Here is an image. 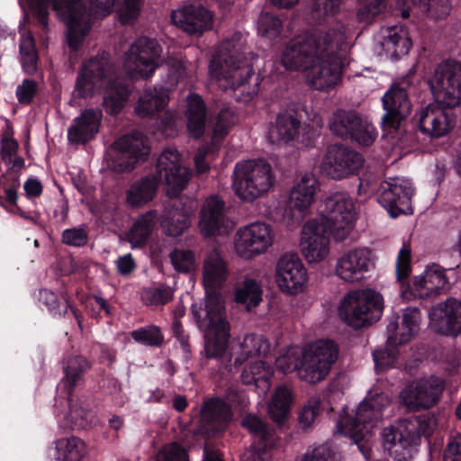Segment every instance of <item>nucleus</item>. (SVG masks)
I'll use <instances>...</instances> for the list:
<instances>
[{"mask_svg":"<svg viewBox=\"0 0 461 461\" xmlns=\"http://www.w3.org/2000/svg\"><path fill=\"white\" fill-rule=\"evenodd\" d=\"M348 49L347 31L338 25L336 30L308 32L292 39L279 60L286 70L303 72L312 88L329 91L341 79L340 56Z\"/></svg>","mask_w":461,"mask_h":461,"instance_id":"f257e3e1","label":"nucleus"},{"mask_svg":"<svg viewBox=\"0 0 461 461\" xmlns=\"http://www.w3.org/2000/svg\"><path fill=\"white\" fill-rule=\"evenodd\" d=\"M227 263L217 250L211 251L203 266V284L206 293L204 317L205 352L208 357H221L227 349L230 327L225 320L224 302L219 290L227 281Z\"/></svg>","mask_w":461,"mask_h":461,"instance_id":"f03ea898","label":"nucleus"},{"mask_svg":"<svg viewBox=\"0 0 461 461\" xmlns=\"http://www.w3.org/2000/svg\"><path fill=\"white\" fill-rule=\"evenodd\" d=\"M242 33L236 32L219 47L209 66V76L222 89L230 88L235 98L248 102L258 91V80L254 77L253 65L240 52Z\"/></svg>","mask_w":461,"mask_h":461,"instance_id":"7ed1b4c3","label":"nucleus"},{"mask_svg":"<svg viewBox=\"0 0 461 461\" xmlns=\"http://www.w3.org/2000/svg\"><path fill=\"white\" fill-rule=\"evenodd\" d=\"M114 67L109 56L102 53L82 65L75 88L74 98H89L104 91L103 105L110 113H119L131 91L129 84L114 80Z\"/></svg>","mask_w":461,"mask_h":461,"instance_id":"20e7f679","label":"nucleus"},{"mask_svg":"<svg viewBox=\"0 0 461 461\" xmlns=\"http://www.w3.org/2000/svg\"><path fill=\"white\" fill-rule=\"evenodd\" d=\"M391 402L389 396L378 388L368 391L359 403L354 419L341 418L337 425V432L352 438L366 460H369L371 448L367 444L375 422L381 419L382 411Z\"/></svg>","mask_w":461,"mask_h":461,"instance_id":"39448f33","label":"nucleus"},{"mask_svg":"<svg viewBox=\"0 0 461 461\" xmlns=\"http://www.w3.org/2000/svg\"><path fill=\"white\" fill-rule=\"evenodd\" d=\"M37 11L41 23H46L49 5L68 27V43L77 50L91 29L92 14L82 5V0H29Z\"/></svg>","mask_w":461,"mask_h":461,"instance_id":"423d86ee","label":"nucleus"},{"mask_svg":"<svg viewBox=\"0 0 461 461\" xmlns=\"http://www.w3.org/2000/svg\"><path fill=\"white\" fill-rule=\"evenodd\" d=\"M276 175L263 159H249L235 165L232 190L243 202L252 203L267 194L275 185Z\"/></svg>","mask_w":461,"mask_h":461,"instance_id":"0eeeda50","label":"nucleus"},{"mask_svg":"<svg viewBox=\"0 0 461 461\" xmlns=\"http://www.w3.org/2000/svg\"><path fill=\"white\" fill-rule=\"evenodd\" d=\"M384 309L382 295L372 289H357L346 294L338 306L341 321L360 329L378 321Z\"/></svg>","mask_w":461,"mask_h":461,"instance_id":"6e6552de","label":"nucleus"},{"mask_svg":"<svg viewBox=\"0 0 461 461\" xmlns=\"http://www.w3.org/2000/svg\"><path fill=\"white\" fill-rule=\"evenodd\" d=\"M167 66V79L159 86L145 89L140 96L135 108L140 117H151L163 111L169 101L168 92L188 76L187 66L183 60L171 59Z\"/></svg>","mask_w":461,"mask_h":461,"instance_id":"1a4fd4ad","label":"nucleus"},{"mask_svg":"<svg viewBox=\"0 0 461 461\" xmlns=\"http://www.w3.org/2000/svg\"><path fill=\"white\" fill-rule=\"evenodd\" d=\"M337 357L338 348L331 340L320 339L307 345L301 351L299 378L312 384L322 381Z\"/></svg>","mask_w":461,"mask_h":461,"instance_id":"9d476101","label":"nucleus"},{"mask_svg":"<svg viewBox=\"0 0 461 461\" xmlns=\"http://www.w3.org/2000/svg\"><path fill=\"white\" fill-rule=\"evenodd\" d=\"M434 101L442 106L461 105V62L447 60L439 63L429 78Z\"/></svg>","mask_w":461,"mask_h":461,"instance_id":"9b49d317","label":"nucleus"},{"mask_svg":"<svg viewBox=\"0 0 461 461\" xmlns=\"http://www.w3.org/2000/svg\"><path fill=\"white\" fill-rule=\"evenodd\" d=\"M161 46L157 41L141 37L125 53L123 69L131 79L149 78L161 63Z\"/></svg>","mask_w":461,"mask_h":461,"instance_id":"f8f14e48","label":"nucleus"},{"mask_svg":"<svg viewBox=\"0 0 461 461\" xmlns=\"http://www.w3.org/2000/svg\"><path fill=\"white\" fill-rule=\"evenodd\" d=\"M275 232L270 224L258 221L237 230L233 236L235 254L244 259L252 260L265 254L274 244Z\"/></svg>","mask_w":461,"mask_h":461,"instance_id":"ddd939ff","label":"nucleus"},{"mask_svg":"<svg viewBox=\"0 0 461 461\" xmlns=\"http://www.w3.org/2000/svg\"><path fill=\"white\" fill-rule=\"evenodd\" d=\"M355 216L351 197L345 193H335L325 199L321 215L313 220L325 222L334 238L341 240L352 230Z\"/></svg>","mask_w":461,"mask_h":461,"instance_id":"4468645a","label":"nucleus"},{"mask_svg":"<svg viewBox=\"0 0 461 461\" xmlns=\"http://www.w3.org/2000/svg\"><path fill=\"white\" fill-rule=\"evenodd\" d=\"M275 281L281 293L296 296L308 290L310 277L300 257L294 253H285L275 265Z\"/></svg>","mask_w":461,"mask_h":461,"instance_id":"2eb2a0df","label":"nucleus"},{"mask_svg":"<svg viewBox=\"0 0 461 461\" xmlns=\"http://www.w3.org/2000/svg\"><path fill=\"white\" fill-rule=\"evenodd\" d=\"M363 165L361 154L343 145L332 144L327 148L320 169L331 179L342 180L358 174Z\"/></svg>","mask_w":461,"mask_h":461,"instance_id":"dca6fc26","label":"nucleus"},{"mask_svg":"<svg viewBox=\"0 0 461 461\" xmlns=\"http://www.w3.org/2000/svg\"><path fill=\"white\" fill-rule=\"evenodd\" d=\"M383 444L395 461H410L420 435L415 424L407 420L397 421L382 433Z\"/></svg>","mask_w":461,"mask_h":461,"instance_id":"f3484780","label":"nucleus"},{"mask_svg":"<svg viewBox=\"0 0 461 461\" xmlns=\"http://www.w3.org/2000/svg\"><path fill=\"white\" fill-rule=\"evenodd\" d=\"M156 172L170 197L178 196L191 178V170L182 165L181 156L175 149H167L160 154Z\"/></svg>","mask_w":461,"mask_h":461,"instance_id":"a211bd4d","label":"nucleus"},{"mask_svg":"<svg viewBox=\"0 0 461 461\" xmlns=\"http://www.w3.org/2000/svg\"><path fill=\"white\" fill-rule=\"evenodd\" d=\"M320 190V183L312 172L298 176L290 190L285 215L293 221L299 222L311 212L315 194Z\"/></svg>","mask_w":461,"mask_h":461,"instance_id":"6ab92c4d","label":"nucleus"},{"mask_svg":"<svg viewBox=\"0 0 461 461\" xmlns=\"http://www.w3.org/2000/svg\"><path fill=\"white\" fill-rule=\"evenodd\" d=\"M149 147L140 133H132L117 140L110 149V166L114 171L131 170L147 159Z\"/></svg>","mask_w":461,"mask_h":461,"instance_id":"aec40b11","label":"nucleus"},{"mask_svg":"<svg viewBox=\"0 0 461 461\" xmlns=\"http://www.w3.org/2000/svg\"><path fill=\"white\" fill-rule=\"evenodd\" d=\"M375 267L371 249L366 247L348 249L336 260L334 275L343 283L357 284Z\"/></svg>","mask_w":461,"mask_h":461,"instance_id":"412c9836","label":"nucleus"},{"mask_svg":"<svg viewBox=\"0 0 461 461\" xmlns=\"http://www.w3.org/2000/svg\"><path fill=\"white\" fill-rule=\"evenodd\" d=\"M413 193L412 185L409 180L390 178L381 183L378 202L393 218L401 214H410L412 213L411 200Z\"/></svg>","mask_w":461,"mask_h":461,"instance_id":"4be33fe9","label":"nucleus"},{"mask_svg":"<svg viewBox=\"0 0 461 461\" xmlns=\"http://www.w3.org/2000/svg\"><path fill=\"white\" fill-rule=\"evenodd\" d=\"M330 234H332L325 222L321 221H308L303 227L300 240V249L308 263L323 261L330 254Z\"/></svg>","mask_w":461,"mask_h":461,"instance_id":"5701e85b","label":"nucleus"},{"mask_svg":"<svg viewBox=\"0 0 461 461\" xmlns=\"http://www.w3.org/2000/svg\"><path fill=\"white\" fill-rule=\"evenodd\" d=\"M443 388V381L436 376L420 379L402 390L400 400L411 411L428 409L437 402Z\"/></svg>","mask_w":461,"mask_h":461,"instance_id":"b1692460","label":"nucleus"},{"mask_svg":"<svg viewBox=\"0 0 461 461\" xmlns=\"http://www.w3.org/2000/svg\"><path fill=\"white\" fill-rule=\"evenodd\" d=\"M441 104H429L416 114L420 131L430 138H441L448 134L455 125L453 115Z\"/></svg>","mask_w":461,"mask_h":461,"instance_id":"393cba45","label":"nucleus"},{"mask_svg":"<svg viewBox=\"0 0 461 461\" xmlns=\"http://www.w3.org/2000/svg\"><path fill=\"white\" fill-rule=\"evenodd\" d=\"M173 23L185 33L200 37L212 27L213 14L201 5H187L171 14Z\"/></svg>","mask_w":461,"mask_h":461,"instance_id":"a878e982","label":"nucleus"},{"mask_svg":"<svg viewBox=\"0 0 461 461\" xmlns=\"http://www.w3.org/2000/svg\"><path fill=\"white\" fill-rule=\"evenodd\" d=\"M430 326L438 333L456 337L461 333V298L449 297L429 312Z\"/></svg>","mask_w":461,"mask_h":461,"instance_id":"bb28decb","label":"nucleus"},{"mask_svg":"<svg viewBox=\"0 0 461 461\" xmlns=\"http://www.w3.org/2000/svg\"><path fill=\"white\" fill-rule=\"evenodd\" d=\"M407 81L395 82L384 93L382 102L386 113L383 116L384 125L396 129L402 120L411 113V103L407 95Z\"/></svg>","mask_w":461,"mask_h":461,"instance_id":"cd10ccee","label":"nucleus"},{"mask_svg":"<svg viewBox=\"0 0 461 461\" xmlns=\"http://www.w3.org/2000/svg\"><path fill=\"white\" fill-rule=\"evenodd\" d=\"M198 226L205 237L221 235L231 228L225 215V203L216 195L206 198L201 207Z\"/></svg>","mask_w":461,"mask_h":461,"instance_id":"c85d7f7f","label":"nucleus"},{"mask_svg":"<svg viewBox=\"0 0 461 461\" xmlns=\"http://www.w3.org/2000/svg\"><path fill=\"white\" fill-rule=\"evenodd\" d=\"M449 288L450 282L446 269L438 264L428 266L420 275L414 277L411 285L412 293L420 298L437 296Z\"/></svg>","mask_w":461,"mask_h":461,"instance_id":"c756f323","label":"nucleus"},{"mask_svg":"<svg viewBox=\"0 0 461 461\" xmlns=\"http://www.w3.org/2000/svg\"><path fill=\"white\" fill-rule=\"evenodd\" d=\"M102 112L86 109L73 120L68 130V141L71 145L86 144L97 134L101 123Z\"/></svg>","mask_w":461,"mask_h":461,"instance_id":"7c9ffc66","label":"nucleus"},{"mask_svg":"<svg viewBox=\"0 0 461 461\" xmlns=\"http://www.w3.org/2000/svg\"><path fill=\"white\" fill-rule=\"evenodd\" d=\"M192 211H188L182 203H167L160 218V226L167 236L178 237L191 225Z\"/></svg>","mask_w":461,"mask_h":461,"instance_id":"2f4dec72","label":"nucleus"},{"mask_svg":"<svg viewBox=\"0 0 461 461\" xmlns=\"http://www.w3.org/2000/svg\"><path fill=\"white\" fill-rule=\"evenodd\" d=\"M230 407L220 399L204 402L201 411V426L204 432H217L224 429L231 420Z\"/></svg>","mask_w":461,"mask_h":461,"instance_id":"473e14b6","label":"nucleus"},{"mask_svg":"<svg viewBox=\"0 0 461 461\" xmlns=\"http://www.w3.org/2000/svg\"><path fill=\"white\" fill-rule=\"evenodd\" d=\"M420 321V313L415 308H408L403 312L400 324L391 321L387 326L388 345L396 346L411 339L418 332Z\"/></svg>","mask_w":461,"mask_h":461,"instance_id":"72a5a7b5","label":"nucleus"},{"mask_svg":"<svg viewBox=\"0 0 461 461\" xmlns=\"http://www.w3.org/2000/svg\"><path fill=\"white\" fill-rule=\"evenodd\" d=\"M242 425L255 437L258 438V446L244 453L242 461H259L267 455L266 448L272 446L271 434L266 424L257 416L249 415L242 420Z\"/></svg>","mask_w":461,"mask_h":461,"instance_id":"f704fd0d","label":"nucleus"},{"mask_svg":"<svg viewBox=\"0 0 461 461\" xmlns=\"http://www.w3.org/2000/svg\"><path fill=\"white\" fill-rule=\"evenodd\" d=\"M274 374L273 368L263 360H258L247 366L241 380L248 385H253L259 395H265L270 389V379Z\"/></svg>","mask_w":461,"mask_h":461,"instance_id":"c9c22d12","label":"nucleus"},{"mask_svg":"<svg viewBox=\"0 0 461 461\" xmlns=\"http://www.w3.org/2000/svg\"><path fill=\"white\" fill-rule=\"evenodd\" d=\"M185 116L187 130L194 138H200L205 130L206 112L201 96L197 94H189L186 97Z\"/></svg>","mask_w":461,"mask_h":461,"instance_id":"e433bc0d","label":"nucleus"},{"mask_svg":"<svg viewBox=\"0 0 461 461\" xmlns=\"http://www.w3.org/2000/svg\"><path fill=\"white\" fill-rule=\"evenodd\" d=\"M411 45L412 42L409 32L402 27L390 29L382 42L385 55L391 59H397L407 55Z\"/></svg>","mask_w":461,"mask_h":461,"instance_id":"4c0bfd02","label":"nucleus"},{"mask_svg":"<svg viewBox=\"0 0 461 461\" xmlns=\"http://www.w3.org/2000/svg\"><path fill=\"white\" fill-rule=\"evenodd\" d=\"M301 122L294 113H280L276 124L269 130V139L272 142L293 140L299 133Z\"/></svg>","mask_w":461,"mask_h":461,"instance_id":"58836bf2","label":"nucleus"},{"mask_svg":"<svg viewBox=\"0 0 461 461\" xmlns=\"http://www.w3.org/2000/svg\"><path fill=\"white\" fill-rule=\"evenodd\" d=\"M269 348L270 345L264 337L256 334L246 335L239 342L235 364L240 366L250 357H264Z\"/></svg>","mask_w":461,"mask_h":461,"instance_id":"ea45409f","label":"nucleus"},{"mask_svg":"<svg viewBox=\"0 0 461 461\" xmlns=\"http://www.w3.org/2000/svg\"><path fill=\"white\" fill-rule=\"evenodd\" d=\"M156 212L150 211L137 219L127 233V240L132 249L143 247L156 225Z\"/></svg>","mask_w":461,"mask_h":461,"instance_id":"a19ab883","label":"nucleus"},{"mask_svg":"<svg viewBox=\"0 0 461 461\" xmlns=\"http://www.w3.org/2000/svg\"><path fill=\"white\" fill-rule=\"evenodd\" d=\"M158 190L155 177H145L134 183L127 192V203L131 207H140L151 201Z\"/></svg>","mask_w":461,"mask_h":461,"instance_id":"79ce46f5","label":"nucleus"},{"mask_svg":"<svg viewBox=\"0 0 461 461\" xmlns=\"http://www.w3.org/2000/svg\"><path fill=\"white\" fill-rule=\"evenodd\" d=\"M361 119L354 111L339 109L330 117V129L337 136L351 138Z\"/></svg>","mask_w":461,"mask_h":461,"instance_id":"37998d69","label":"nucleus"},{"mask_svg":"<svg viewBox=\"0 0 461 461\" xmlns=\"http://www.w3.org/2000/svg\"><path fill=\"white\" fill-rule=\"evenodd\" d=\"M294 401L293 392L285 385L279 386L269 404L268 414L277 424H281L287 417Z\"/></svg>","mask_w":461,"mask_h":461,"instance_id":"c03bdc74","label":"nucleus"},{"mask_svg":"<svg viewBox=\"0 0 461 461\" xmlns=\"http://www.w3.org/2000/svg\"><path fill=\"white\" fill-rule=\"evenodd\" d=\"M262 293L261 285L257 280L251 277H245L236 286L235 301L243 305L247 310H250L258 306L262 301Z\"/></svg>","mask_w":461,"mask_h":461,"instance_id":"a18cd8bd","label":"nucleus"},{"mask_svg":"<svg viewBox=\"0 0 461 461\" xmlns=\"http://www.w3.org/2000/svg\"><path fill=\"white\" fill-rule=\"evenodd\" d=\"M86 454V444L77 437L63 438L56 441L57 461H80Z\"/></svg>","mask_w":461,"mask_h":461,"instance_id":"49530a36","label":"nucleus"},{"mask_svg":"<svg viewBox=\"0 0 461 461\" xmlns=\"http://www.w3.org/2000/svg\"><path fill=\"white\" fill-rule=\"evenodd\" d=\"M91 368L89 361L82 356H73L67 361L64 367L65 376L62 384L68 385V394L82 380L84 374Z\"/></svg>","mask_w":461,"mask_h":461,"instance_id":"de8ad7c7","label":"nucleus"},{"mask_svg":"<svg viewBox=\"0 0 461 461\" xmlns=\"http://www.w3.org/2000/svg\"><path fill=\"white\" fill-rule=\"evenodd\" d=\"M20 60L27 74H33L37 70L38 54L34 39L30 32L23 33L21 38Z\"/></svg>","mask_w":461,"mask_h":461,"instance_id":"09e8293b","label":"nucleus"},{"mask_svg":"<svg viewBox=\"0 0 461 461\" xmlns=\"http://www.w3.org/2000/svg\"><path fill=\"white\" fill-rule=\"evenodd\" d=\"M174 269L179 273H189L196 268V257L194 251L186 249H175L169 254Z\"/></svg>","mask_w":461,"mask_h":461,"instance_id":"8fccbe9b","label":"nucleus"},{"mask_svg":"<svg viewBox=\"0 0 461 461\" xmlns=\"http://www.w3.org/2000/svg\"><path fill=\"white\" fill-rule=\"evenodd\" d=\"M173 298V290L169 286H151L142 290L141 300L146 305L158 306L167 303Z\"/></svg>","mask_w":461,"mask_h":461,"instance_id":"3c124183","label":"nucleus"},{"mask_svg":"<svg viewBox=\"0 0 461 461\" xmlns=\"http://www.w3.org/2000/svg\"><path fill=\"white\" fill-rule=\"evenodd\" d=\"M235 122L234 113L230 109H222L220 112L212 131V146L214 148L219 141L226 137Z\"/></svg>","mask_w":461,"mask_h":461,"instance_id":"603ef678","label":"nucleus"},{"mask_svg":"<svg viewBox=\"0 0 461 461\" xmlns=\"http://www.w3.org/2000/svg\"><path fill=\"white\" fill-rule=\"evenodd\" d=\"M131 338L138 343L150 347H159L164 341L160 329L155 325L140 328L131 332Z\"/></svg>","mask_w":461,"mask_h":461,"instance_id":"864d4df0","label":"nucleus"},{"mask_svg":"<svg viewBox=\"0 0 461 461\" xmlns=\"http://www.w3.org/2000/svg\"><path fill=\"white\" fill-rule=\"evenodd\" d=\"M257 27L261 36L272 39L280 34L282 23L277 17L267 12H262L258 17Z\"/></svg>","mask_w":461,"mask_h":461,"instance_id":"5fc2aeb1","label":"nucleus"},{"mask_svg":"<svg viewBox=\"0 0 461 461\" xmlns=\"http://www.w3.org/2000/svg\"><path fill=\"white\" fill-rule=\"evenodd\" d=\"M340 0H309L311 14L315 20H324L339 10Z\"/></svg>","mask_w":461,"mask_h":461,"instance_id":"6e6d98bb","label":"nucleus"},{"mask_svg":"<svg viewBox=\"0 0 461 461\" xmlns=\"http://www.w3.org/2000/svg\"><path fill=\"white\" fill-rule=\"evenodd\" d=\"M157 461H190L187 450L176 442L166 444L157 455Z\"/></svg>","mask_w":461,"mask_h":461,"instance_id":"4d7b16f0","label":"nucleus"},{"mask_svg":"<svg viewBox=\"0 0 461 461\" xmlns=\"http://www.w3.org/2000/svg\"><path fill=\"white\" fill-rule=\"evenodd\" d=\"M376 137L377 131L375 127L366 119L362 118L359 122V125H357L355 131H353L351 139L355 140L360 145L369 146L375 141Z\"/></svg>","mask_w":461,"mask_h":461,"instance_id":"13d9d810","label":"nucleus"},{"mask_svg":"<svg viewBox=\"0 0 461 461\" xmlns=\"http://www.w3.org/2000/svg\"><path fill=\"white\" fill-rule=\"evenodd\" d=\"M321 400L312 397L299 413V422L303 429L310 428L317 419L320 411Z\"/></svg>","mask_w":461,"mask_h":461,"instance_id":"bf43d9fd","label":"nucleus"},{"mask_svg":"<svg viewBox=\"0 0 461 461\" xmlns=\"http://www.w3.org/2000/svg\"><path fill=\"white\" fill-rule=\"evenodd\" d=\"M302 461H340V456L330 446L323 444L307 452Z\"/></svg>","mask_w":461,"mask_h":461,"instance_id":"052dcab7","label":"nucleus"},{"mask_svg":"<svg viewBox=\"0 0 461 461\" xmlns=\"http://www.w3.org/2000/svg\"><path fill=\"white\" fill-rule=\"evenodd\" d=\"M360 2L362 6L357 12V16L363 22H371L386 6L385 0H360Z\"/></svg>","mask_w":461,"mask_h":461,"instance_id":"680f3d73","label":"nucleus"},{"mask_svg":"<svg viewBox=\"0 0 461 461\" xmlns=\"http://www.w3.org/2000/svg\"><path fill=\"white\" fill-rule=\"evenodd\" d=\"M142 0H123L118 7V14L122 24L131 23L140 12Z\"/></svg>","mask_w":461,"mask_h":461,"instance_id":"e2e57ef3","label":"nucleus"},{"mask_svg":"<svg viewBox=\"0 0 461 461\" xmlns=\"http://www.w3.org/2000/svg\"><path fill=\"white\" fill-rule=\"evenodd\" d=\"M301 352L296 349H289L286 353L277 357L276 361V368L283 374L290 373L295 370L298 373Z\"/></svg>","mask_w":461,"mask_h":461,"instance_id":"0e129e2a","label":"nucleus"},{"mask_svg":"<svg viewBox=\"0 0 461 461\" xmlns=\"http://www.w3.org/2000/svg\"><path fill=\"white\" fill-rule=\"evenodd\" d=\"M411 273V249L403 245L400 249L396 261V277L403 283Z\"/></svg>","mask_w":461,"mask_h":461,"instance_id":"69168bd1","label":"nucleus"},{"mask_svg":"<svg viewBox=\"0 0 461 461\" xmlns=\"http://www.w3.org/2000/svg\"><path fill=\"white\" fill-rule=\"evenodd\" d=\"M398 350L395 349V346L386 345L384 350L379 349L373 353L374 361L376 367L384 368L393 366L397 360Z\"/></svg>","mask_w":461,"mask_h":461,"instance_id":"338daca9","label":"nucleus"},{"mask_svg":"<svg viewBox=\"0 0 461 461\" xmlns=\"http://www.w3.org/2000/svg\"><path fill=\"white\" fill-rule=\"evenodd\" d=\"M88 234L82 228L67 229L62 232V242L68 246L82 247L87 243Z\"/></svg>","mask_w":461,"mask_h":461,"instance_id":"774afa93","label":"nucleus"}]
</instances>
